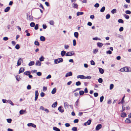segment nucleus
<instances>
[{"mask_svg": "<svg viewBox=\"0 0 131 131\" xmlns=\"http://www.w3.org/2000/svg\"><path fill=\"white\" fill-rule=\"evenodd\" d=\"M124 17L126 19H128L129 18V16L125 14H124L123 15Z\"/></svg>", "mask_w": 131, "mask_h": 131, "instance_id": "c9c22d12", "label": "nucleus"}, {"mask_svg": "<svg viewBox=\"0 0 131 131\" xmlns=\"http://www.w3.org/2000/svg\"><path fill=\"white\" fill-rule=\"evenodd\" d=\"M100 73L101 74H103L104 73V70L102 68H98Z\"/></svg>", "mask_w": 131, "mask_h": 131, "instance_id": "4468645a", "label": "nucleus"}, {"mask_svg": "<svg viewBox=\"0 0 131 131\" xmlns=\"http://www.w3.org/2000/svg\"><path fill=\"white\" fill-rule=\"evenodd\" d=\"M74 52L73 51H72L68 52H67L66 54V56H72L74 55L75 53H74Z\"/></svg>", "mask_w": 131, "mask_h": 131, "instance_id": "f03ea898", "label": "nucleus"}, {"mask_svg": "<svg viewBox=\"0 0 131 131\" xmlns=\"http://www.w3.org/2000/svg\"><path fill=\"white\" fill-rule=\"evenodd\" d=\"M125 71L129 72L131 71V68L130 67L126 66L124 67Z\"/></svg>", "mask_w": 131, "mask_h": 131, "instance_id": "20e7f679", "label": "nucleus"}, {"mask_svg": "<svg viewBox=\"0 0 131 131\" xmlns=\"http://www.w3.org/2000/svg\"><path fill=\"white\" fill-rule=\"evenodd\" d=\"M72 73L71 71H70L66 74L65 75L66 77H68L69 76H72Z\"/></svg>", "mask_w": 131, "mask_h": 131, "instance_id": "f8f14e48", "label": "nucleus"}, {"mask_svg": "<svg viewBox=\"0 0 131 131\" xmlns=\"http://www.w3.org/2000/svg\"><path fill=\"white\" fill-rule=\"evenodd\" d=\"M39 95V93L38 92L37 90H36L35 91V101H36L37 100L38 96Z\"/></svg>", "mask_w": 131, "mask_h": 131, "instance_id": "9d476101", "label": "nucleus"}, {"mask_svg": "<svg viewBox=\"0 0 131 131\" xmlns=\"http://www.w3.org/2000/svg\"><path fill=\"white\" fill-rule=\"evenodd\" d=\"M63 61V60L62 58L55 59L54 60V64H57L59 63L62 62Z\"/></svg>", "mask_w": 131, "mask_h": 131, "instance_id": "f257e3e1", "label": "nucleus"}, {"mask_svg": "<svg viewBox=\"0 0 131 131\" xmlns=\"http://www.w3.org/2000/svg\"><path fill=\"white\" fill-rule=\"evenodd\" d=\"M25 32L26 33V35L27 36H29L30 35V34L28 30H26Z\"/></svg>", "mask_w": 131, "mask_h": 131, "instance_id": "37998d69", "label": "nucleus"}, {"mask_svg": "<svg viewBox=\"0 0 131 131\" xmlns=\"http://www.w3.org/2000/svg\"><path fill=\"white\" fill-rule=\"evenodd\" d=\"M25 70V69L23 68H20L19 71L18 73L19 74L21 73H23L24 71Z\"/></svg>", "mask_w": 131, "mask_h": 131, "instance_id": "a211bd4d", "label": "nucleus"}, {"mask_svg": "<svg viewBox=\"0 0 131 131\" xmlns=\"http://www.w3.org/2000/svg\"><path fill=\"white\" fill-rule=\"evenodd\" d=\"M125 97V94L124 95L123 97H122V99L121 100V102H123V103L125 101H124V99Z\"/></svg>", "mask_w": 131, "mask_h": 131, "instance_id": "052dcab7", "label": "nucleus"}, {"mask_svg": "<svg viewBox=\"0 0 131 131\" xmlns=\"http://www.w3.org/2000/svg\"><path fill=\"white\" fill-rule=\"evenodd\" d=\"M15 48L17 49H18L20 48V46L18 44H17L15 46Z\"/></svg>", "mask_w": 131, "mask_h": 131, "instance_id": "603ef678", "label": "nucleus"}, {"mask_svg": "<svg viewBox=\"0 0 131 131\" xmlns=\"http://www.w3.org/2000/svg\"><path fill=\"white\" fill-rule=\"evenodd\" d=\"M124 28L123 27H121L119 29V31L120 32H122L123 31Z\"/></svg>", "mask_w": 131, "mask_h": 131, "instance_id": "774afa93", "label": "nucleus"}, {"mask_svg": "<svg viewBox=\"0 0 131 131\" xmlns=\"http://www.w3.org/2000/svg\"><path fill=\"white\" fill-rule=\"evenodd\" d=\"M21 61L23 62V59L21 58H20L18 60L17 62V66H19L21 64Z\"/></svg>", "mask_w": 131, "mask_h": 131, "instance_id": "1a4fd4ad", "label": "nucleus"}, {"mask_svg": "<svg viewBox=\"0 0 131 131\" xmlns=\"http://www.w3.org/2000/svg\"><path fill=\"white\" fill-rule=\"evenodd\" d=\"M73 46H75L76 45V40L75 39H73Z\"/></svg>", "mask_w": 131, "mask_h": 131, "instance_id": "13d9d810", "label": "nucleus"}, {"mask_svg": "<svg viewBox=\"0 0 131 131\" xmlns=\"http://www.w3.org/2000/svg\"><path fill=\"white\" fill-rule=\"evenodd\" d=\"M114 35H115V36L116 37H118L119 38H121V37H122V36L121 35H120L119 34H117L116 32H115L114 33Z\"/></svg>", "mask_w": 131, "mask_h": 131, "instance_id": "cd10ccee", "label": "nucleus"}, {"mask_svg": "<svg viewBox=\"0 0 131 131\" xmlns=\"http://www.w3.org/2000/svg\"><path fill=\"white\" fill-rule=\"evenodd\" d=\"M90 62V63H91V65H93V66H94L95 65V62H94L93 60H91Z\"/></svg>", "mask_w": 131, "mask_h": 131, "instance_id": "a18cd8bd", "label": "nucleus"}, {"mask_svg": "<svg viewBox=\"0 0 131 131\" xmlns=\"http://www.w3.org/2000/svg\"><path fill=\"white\" fill-rule=\"evenodd\" d=\"M127 114L124 112L122 113L121 114V116L123 118H124L127 116Z\"/></svg>", "mask_w": 131, "mask_h": 131, "instance_id": "ddd939ff", "label": "nucleus"}, {"mask_svg": "<svg viewBox=\"0 0 131 131\" xmlns=\"http://www.w3.org/2000/svg\"><path fill=\"white\" fill-rule=\"evenodd\" d=\"M125 13L126 14H129L131 13V12L129 10H127L125 11Z\"/></svg>", "mask_w": 131, "mask_h": 131, "instance_id": "6e6d98bb", "label": "nucleus"}, {"mask_svg": "<svg viewBox=\"0 0 131 131\" xmlns=\"http://www.w3.org/2000/svg\"><path fill=\"white\" fill-rule=\"evenodd\" d=\"M79 120L78 119H75L73 121V122L74 123H77L79 122Z\"/></svg>", "mask_w": 131, "mask_h": 131, "instance_id": "680f3d73", "label": "nucleus"}, {"mask_svg": "<svg viewBox=\"0 0 131 131\" xmlns=\"http://www.w3.org/2000/svg\"><path fill=\"white\" fill-rule=\"evenodd\" d=\"M91 122V119H89L86 122H85L84 124V126L89 125L90 124Z\"/></svg>", "mask_w": 131, "mask_h": 131, "instance_id": "423d86ee", "label": "nucleus"}, {"mask_svg": "<svg viewBox=\"0 0 131 131\" xmlns=\"http://www.w3.org/2000/svg\"><path fill=\"white\" fill-rule=\"evenodd\" d=\"M7 122L9 123H11L12 121V119L11 118H8L6 119Z\"/></svg>", "mask_w": 131, "mask_h": 131, "instance_id": "8fccbe9b", "label": "nucleus"}, {"mask_svg": "<svg viewBox=\"0 0 131 131\" xmlns=\"http://www.w3.org/2000/svg\"><path fill=\"white\" fill-rule=\"evenodd\" d=\"M114 86V84H110V90H112Z\"/></svg>", "mask_w": 131, "mask_h": 131, "instance_id": "3c124183", "label": "nucleus"}, {"mask_svg": "<svg viewBox=\"0 0 131 131\" xmlns=\"http://www.w3.org/2000/svg\"><path fill=\"white\" fill-rule=\"evenodd\" d=\"M71 130L73 131H77L78 130L77 127H74L72 128Z\"/></svg>", "mask_w": 131, "mask_h": 131, "instance_id": "79ce46f5", "label": "nucleus"}, {"mask_svg": "<svg viewBox=\"0 0 131 131\" xmlns=\"http://www.w3.org/2000/svg\"><path fill=\"white\" fill-rule=\"evenodd\" d=\"M105 7L103 6L101 9L100 11L101 12H103L105 11Z\"/></svg>", "mask_w": 131, "mask_h": 131, "instance_id": "4c0bfd02", "label": "nucleus"}, {"mask_svg": "<svg viewBox=\"0 0 131 131\" xmlns=\"http://www.w3.org/2000/svg\"><path fill=\"white\" fill-rule=\"evenodd\" d=\"M111 12L112 14H114L116 12V9L115 8L113 9L112 10Z\"/></svg>", "mask_w": 131, "mask_h": 131, "instance_id": "e433bc0d", "label": "nucleus"}, {"mask_svg": "<svg viewBox=\"0 0 131 131\" xmlns=\"http://www.w3.org/2000/svg\"><path fill=\"white\" fill-rule=\"evenodd\" d=\"M104 97L103 96H102L100 98V102H102L104 99Z\"/></svg>", "mask_w": 131, "mask_h": 131, "instance_id": "49530a36", "label": "nucleus"}, {"mask_svg": "<svg viewBox=\"0 0 131 131\" xmlns=\"http://www.w3.org/2000/svg\"><path fill=\"white\" fill-rule=\"evenodd\" d=\"M53 129L56 131H60V129L56 126L53 127Z\"/></svg>", "mask_w": 131, "mask_h": 131, "instance_id": "7c9ffc66", "label": "nucleus"}, {"mask_svg": "<svg viewBox=\"0 0 131 131\" xmlns=\"http://www.w3.org/2000/svg\"><path fill=\"white\" fill-rule=\"evenodd\" d=\"M66 52L64 50H63L61 52V55L62 57L64 56L65 55H66Z\"/></svg>", "mask_w": 131, "mask_h": 131, "instance_id": "f3484780", "label": "nucleus"}, {"mask_svg": "<svg viewBox=\"0 0 131 131\" xmlns=\"http://www.w3.org/2000/svg\"><path fill=\"white\" fill-rule=\"evenodd\" d=\"M84 94V92L83 90L79 91V94L80 95H82Z\"/></svg>", "mask_w": 131, "mask_h": 131, "instance_id": "ea45409f", "label": "nucleus"}, {"mask_svg": "<svg viewBox=\"0 0 131 131\" xmlns=\"http://www.w3.org/2000/svg\"><path fill=\"white\" fill-rule=\"evenodd\" d=\"M102 125L101 124H98L96 126L95 130L96 131H98L102 127Z\"/></svg>", "mask_w": 131, "mask_h": 131, "instance_id": "39448f33", "label": "nucleus"}, {"mask_svg": "<svg viewBox=\"0 0 131 131\" xmlns=\"http://www.w3.org/2000/svg\"><path fill=\"white\" fill-rule=\"evenodd\" d=\"M98 51V49H95L93 50V53L96 54Z\"/></svg>", "mask_w": 131, "mask_h": 131, "instance_id": "4d7b16f0", "label": "nucleus"}, {"mask_svg": "<svg viewBox=\"0 0 131 131\" xmlns=\"http://www.w3.org/2000/svg\"><path fill=\"white\" fill-rule=\"evenodd\" d=\"M47 89V87L46 86H43V92L46 91Z\"/></svg>", "mask_w": 131, "mask_h": 131, "instance_id": "bf43d9fd", "label": "nucleus"}, {"mask_svg": "<svg viewBox=\"0 0 131 131\" xmlns=\"http://www.w3.org/2000/svg\"><path fill=\"white\" fill-rule=\"evenodd\" d=\"M57 101H56L51 106L52 107L54 108L57 106Z\"/></svg>", "mask_w": 131, "mask_h": 131, "instance_id": "dca6fc26", "label": "nucleus"}, {"mask_svg": "<svg viewBox=\"0 0 131 131\" xmlns=\"http://www.w3.org/2000/svg\"><path fill=\"white\" fill-rule=\"evenodd\" d=\"M84 14V13L83 12H78L77 13V16H79L80 15H83Z\"/></svg>", "mask_w": 131, "mask_h": 131, "instance_id": "c756f323", "label": "nucleus"}, {"mask_svg": "<svg viewBox=\"0 0 131 131\" xmlns=\"http://www.w3.org/2000/svg\"><path fill=\"white\" fill-rule=\"evenodd\" d=\"M64 107L66 109L68 108L69 105L68 103L67 102H65L64 103Z\"/></svg>", "mask_w": 131, "mask_h": 131, "instance_id": "a878e982", "label": "nucleus"}, {"mask_svg": "<svg viewBox=\"0 0 131 131\" xmlns=\"http://www.w3.org/2000/svg\"><path fill=\"white\" fill-rule=\"evenodd\" d=\"M91 77L90 76H87L86 77L85 76V79H90L91 78Z\"/></svg>", "mask_w": 131, "mask_h": 131, "instance_id": "e2e57ef3", "label": "nucleus"}, {"mask_svg": "<svg viewBox=\"0 0 131 131\" xmlns=\"http://www.w3.org/2000/svg\"><path fill=\"white\" fill-rule=\"evenodd\" d=\"M27 125L28 127H32L33 128H35L36 127V125L32 123H28L27 124Z\"/></svg>", "mask_w": 131, "mask_h": 131, "instance_id": "0eeeda50", "label": "nucleus"}, {"mask_svg": "<svg viewBox=\"0 0 131 131\" xmlns=\"http://www.w3.org/2000/svg\"><path fill=\"white\" fill-rule=\"evenodd\" d=\"M125 122L126 123H131V120L129 118H127L125 121Z\"/></svg>", "mask_w": 131, "mask_h": 131, "instance_id": "412c9836", "label": "nucleus"}, {"mask_svg": "<svg viewBox=\"0 0 131 131\" xmlns=\"http://www.w3.org/2000/svg\"><path fill=\"white\" fill-rule=\"evenodd\" d=\"M26 112V111L25 110H21L19 111V113L20 115L24 114Z\"/></svg>", "mask_w": 131, "mask_h": 131, "instance_id": "b1692460", "label": "nucleus"}, {"mask_svg": "<svg viewBox=\"0 0 131 131\" xmlns=\"http://www.w3.org/2000/svg\"><path fill=\"white\" fill-rule=\"evenodd\" d=\"M10 9V7L9 6L6 7L4 10L5 12H8Z\"/></svg>", "mask_w": 131, "mask_h": 131, "instance_id": "393cba45", "label": "nucleus"}, {"mask_svg": "<svg viewBox=\"0 0 131 131\" xmlns=\"http://www.w3.org/2000/svg\"><path fill=\"white\" fill-rule=\"evenodd\" d=\"M39 28V26L38 25V24H36L35 26V27L34 29L36 30H37Z\"/></svg>", "mask_w": 131, "mask_h": 131, "instance_id": "5fc2aeb1", "label": "nucleus"}, {"mask_svg": "<svg viewBox=\"0 0 131 131\" xmlns=\"http://www.w3.org/2000/svg\"><path fill=\"white\" fill-rule=\"evenodd\" d=\"M7 102L11 104L13 106L14 105V104L10 100H7Z\"/></svg>", "mask_w": 131, "mask_h": 131, "instance_id": "a19ab883", "label": "nucleus"}, {"mask_svg": "<svg viewBox=\"0 0 131 131\" xmlns=\"http://www.w3.org/2000/svg\"><path fill=\"white\" fill-rule=\"evenodd\" d=\"M99 4L98 3H96L94 5V6L95 8H98L99 6Z\"/></svg>", "mask_w": 131, "mask_h": 131, "instance_id": "0e129e2a", "label": "nucleus"}, {"mask_svg": "<svg viewBox=\"0 0 131 131\" xmlns=\"http://www.w3.org/2000/svg\"><path fill=\"white\" fill-rule=\"evenodd\" d=\"M41 110L45 111L46 113H48L49 112V111L47 108H45L43 106H41Z\"/></svg>", "mask_w": 131, "mask_h": 131, "instance_id": "aec40b11", "label": "nucleus"}, {"mask_svg": "<svg viewBox=\"0 0 131 131\" xmlns=\"http://www.w3.org/2000/svg\"><path fill=\"white\" fill-rule=\"evenodd\" d=\"M81 84V82L79 81H78L75 83V85L77 86H79Z\"/></svg>", "mask_w": 131, "mask_h": 131, "instance_id": "72a5a7b5", "label": "nucleus"}, {"mask_svg": "<svg viewBox=\"0 0 131 131\" xmlns=\"http://www.w3.org/2000/svg\"><path fill=\"white\" fill-rule=\"evenodd\" d=\"M31 72L29 71H27L25 72L24 73V75H26L28 76L30 74Z\"/></svg>", "mask_w": 131, "mask_h": 131, "instance_id": "5701e85b", "label": "nucleus"}, {"mask_svg": "<svg viewBox=\"0 0 131 131\" xmlns=\"http://www.w3.org/2000/svg\"><path fill=\"white\" fill-rule=\"evenodd\" d=\"M49 24L51 25H53L54 24V22L52 20H50L49 21Z\"/></svg>", "mask_w": 131, "mask_h": 131, "instance_id": "338daca9", "label": "nucleus"}, {"mask_svg": "<svg viewBox=\"0 0 131 131\" xmlns=\"http://www.w3.org/2000/svg\"><path fill=\"white\" fill-rule=\"evenodd\" d=\"M97 45L98 47L100 48L102 47L103 44L100 42H98L97 43Z\"/></svg>", "mask_w": 131, "mask_h": 131, "instance_id": "2eb2a0df", "label": "nucleus"}, {"mask_svg": "<svg viewBox=\"0 0 131 131\" xmlns=\"http://www.w3.org/2000/svg\"><path fill=\"white\" fill-rule=\"evenodd\" d=\"M110 15L109 14H107L106 16V19H108L110 17Z\"/></svg>", "mask_w": 131, "mask_h": 131, "instance_id": "09e8293b", "label": "nucleus"}, {"mask_svg": "<svg viewBox=\"0 0 131 131\" xmlns=\"http://www.w3.org/2000/svg\"><path fill=\"white\" fill-rule=\"evenodd\" d=\"M34 44L36 46H39V43L38 41L36 40L34 42Z\"/></svg>", "mask_w": 131, "mask_h": 131, "instance_id": "de8ad7c7", "label": "nucleus"}, {"mask_svg": "<svg viewBox=\"0 0 131 131\" xmlns=\"http://www.w3.org/2000/svg\"><path fill=\"white\" fill-rule=\"evenodd\" d=\"M72 5H73V6H72L73 7L77 8L78 9V5L76 3H73L72 4Z\"/></svg>", "mask_w": 131, "mask_h": 131, "instance_id": "6ab92c4d", "label": "nucleus"}, {"mask_svg": "<svg viewBox=\"0 0 131 131\" xmlns=\"http://www.w3.org/2000/svg\"><path fill=\"white\" fill-rule=\"evenodd\" d=\"M30 25L31 27H33L35 26V24L34 22H32L30 23Z\"/></svg>", "mask_w": 131, "mask_h": 131, "instance_id": "f704fd0d", "label": "nucleus"}, {"mask_svg": "<svg viewBox=\"0 0 131 131\" xmlns=\"http://www.w3.org/2000/svg\"><path fill=\"white\" fill-rule=\"evenodd\" d=\"M35 64V62L34 61H30L28 64L29 66H31L34 65Z\"/></svg>", "mask_w": 131, "mask_h": 131, "instance_id": "2f4dec72", "label": "nucleus"}, {"mask_svg": "<svg viewBox=\"0 0 131 131\" xmlns=\"http://www.w3.org/2000/svg\"><path fill=\"white\" fill-rule=\"evenodd\" d=\"M107 54H111L112 53V52L110 50H108L106 52Z\"/></svg>", "mask_w": 131, "mask_h": 131, "instance_id": "69168bd1", "label": "nucleus"}, {"mask_svg": "<svg viewBox=\"0 0 131 131\" xmlns=\"http://www.w3.org/2000/svg\"><path fill=\"white\" fill-rule=\"evenodd\" d=\"M118 21V22L120 23L123 24L124 22L123 20L122 19H119Z\"/></svg>", "mask_w": 131, "mask_h": 131, "instance_id": "473e14b6", "label": "nucleus"}, {"mask_svg": "<svg viewBox=\"0 0 131 131\" xmlns=\"http://www.w3.org/2000/svg\"><path fill=\"white\" fill-rule=\"evenodd\" d=\"M74 36L76 38H78L79 36V33L78 32H75L74 34Z\"/></svg>", "mask_w": 131, "mask_h": 131, "instance_id": "c85d7f7f", "label": "nucleus"}, {"mask_svg": "<svg viewBox=\"0 0 131 131\" xmlns=\"http://www.w3.org/2000/svg\"><path fill=\"white\" fill-rule=\"evenodd\" d=\"M57 89L56 88H54L52 90L51 93L52 94H54L56 92Z\"/></svg>", "mask_w": 131, "mask_h": 131, "instance_id": "bb28decb", "label": "nucleus"}, {"mask_svg": "<svg viewBox=\"0 0 131 131\" xmlns=\"http://www.w3.org/2000/svg\"><path fill=\"white\" fill-rule=\"evenodd\" d=\"M77 79L80 78L82 79H85V76L82 75H79L77 77Z\"/></svg>", "mask_w": 131, "mask_h": 131, "instance_id": "9b49d317", "label": "nucleus"}, {"mask_svg": "<svg viewBox=\"0 0 131 131\" xmlns=\"http://www.w3.org/2000/svg\"><path fill=\"white\" fill-rule=\"evenodd\" d=\"M58 110L60 112L62 113H63L64 111L63 107L62 106H60L58 107Z\"/></svg>", "mask_w": 131, "mask_h": 131, "instance_id": "6e6552de", "label": "nucleus"}, {"mask_svg": "<svg viewBox=\"0 0 131 131\" xmlns=\"http://www.w3.org/2000/svg\"><path fill=\"white\" fill-rule=\"evenodd\" d=\"M26 15L27 16V18L28 20L30 21H32L33 20V17L32 16L30 15L28 16V13L26 14Z\"/></svg>", "mask_w": 131, "mask_h": 131, "instance_id": "7ed1b4c3", "label": "nucleus"}, {"mask_svg": "<svg viewBox=\"0 0 131 131\" xmlns=\"http://www.w3.org/2000/svg\"><path fill=\"white\" fill-rule=\"evenodd\" d=\"M16 78L17 81H19L20 79V76L18 75H17L16 77Z\"/></svg>", "mask_w": 131, "mask_h": 131, "instance_id": "58836bf2", "label": "nucleus"}, {"mask_svg": "<svg viewBox=\"0 0 131 131\" xmlns=\"http://www.w3.org/2000/svg\"><path fill=\"white\" fill-rule=\"evenodd\" d=\"M92 39L93 40H101V39L100 38H98V37H95L93 38H92Z\"/></svg>", "mask_w": 131, "mask_h": 131, "instance_id": "c03bdc74", "label": "nucleus"}, {"mask_svg": "<svg viewBox=\"0 0 131 131\" xmlns=\"http://www.w3.org/2000/svg\"><path fill=\"white\" fill-rule=\"evenodd\" d=\"M103 79L101 78H100L98 79V82L100 83H101L103 82Z\"/></svg>", "mask_w": 131, "mask_h": 131, "instance_id": "864d4df0", "label": "nucleus"}, {"mask_svg": "<svg viewBox=\"0 0 131 131\" xmlns=\"http://www.w3.org/2000/svg\"><path fill=\"white\" fill-rule=\"evenodd\" d=\"M35 65L36 66H40L41 65V62L39 60H37L36 61Z\"/></svg>", "mask_w": 131, "mask_h": 131, "instance_id": "4be33fe9", "label": "nucleus"}]
</instances>
